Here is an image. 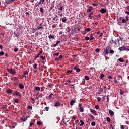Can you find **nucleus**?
Returning <instances> with one entry per match:
<instances>
[{
  "label": "nucleus",
  "mask_w": 129,
  "mask_h": 129,
  "mask_svg": "<svg viewBox=\"0 0 129 129\" xmlns=\"http://www.w3.org/2000/svg\"><path fill=\"white\" fill-rule=\"evenodd\" d=\"M111 49V47H110V46H107L104 49L103 54H104V57L105 58L107 57V55L109 54V50H110Z\"/></svg>",
  "instance_id": "f257e3e1"
},
{
  "label": "nucleus",
  "mask_w": 129,
  "mask_h": 129,
  "mask_svg": "<svg viewBox=\"0 0 129 129\" xmlns=\"http://www.w3.org/2000/svg\"><path fill=\"white\" fill-rule=\"evenodd\" d=\"M90 111L92 113V114H93V115H98V114H97V112H96V111L94 109H90Z\"/></svg>",
  "instance_id": "f03ea898"
},
{
  "label": "nucleus",
  "mask_w": 129,
  "mask_h": 129,
  "mask_svg": "<svg viewBox=\"0 0 129 129\" xmlns=\"http://www.w3.org/2000/svg\"><path fill=\"white\" fill-rule=\"evenodd\" d=\"M7 70L8 72H9V73H10L11 74H16V73H17L15 70L8 69Z\"/></svg>",
  "instance_id": "7ed1b4c3"
},
{
  "label": "nucleus",
  "mask_w": 129,
  "mask_h": 129,
  "mask_svg": "<svg viewBox=\"0 0 129 129\" xmlns=\"http://www.w3.org/2000/svg\"><path fill=\"white\" fill-rule=\"evenodd\" d=\"M100 12L101 13V14H105V13H106V9L104 8H101L100 10Z\"/></svg>",
  "instance_id": "20e7f679"
},
{
  "label": "nucleus",
  "mask_w": 129,
  "mask_h": 129,
  "mask_svg": "<svg viewBox=\"0 0 129 129\" xmlns=\"http://www.w3.org/2000/svg\"><path fill=\"white\" fill-rule=\"evenodd\" d=\"M118 50L119 51H126V47L124 46H122L121 47L118 48Z\"/></svg>",
  "instance_id": "39448f33"
},
{
  "label": "nucleus",
  "mask_w": 129,
  "mask_h": 129,
  "mask_svg": "<svg viewBox=\"0 0 129 129\" xmlns=\"http://www.w3.org/2000/svg\"><path fill=\"white\" fill-rule=\"evenodd\" d=\"M13 90H12L11 89H8L6 90V92H7V94H11V93H12V92H13Z\"/></svg>",
  "instance_id": "423d86ee"
},
{
  "label": "nucleus",
  "mask_w": 129,
  "mask_h": 129,
  "mask_svg": "<svg viewBox=\"0 0 129 129\" xmlns=\"http://www.w3.org/2000/svg\"><path fill=\"white\" fill-rule=\"evenodd\" d=\"M93 9V8L92 7V6H90L89 8L87 10V12L90 13V12L92 11Z\"/></svg>",
  "instance_id": "0eeeda50"
},
{
  "label": "nucleus",
  "mask_w": 129,
  "mask_h": 129,
  "mask_svg": "<svg viewBox=\"0 0 129 129\" xmlns=\"http://www.w3.org/2000/svg\"><path fill=\"white\" fill-rule=\"evenodd\" d=\"M28 116H26L25 118H23V117H20V119L21 120V121H23V122H25V121H26V120H27V119H28Z\"/></svg>",
  "instance_id": "6e6552de"
},
{
  "label": "nucleus",
  "mask_w": 129,
  "mask_h": 129,
  "mask_svg": "<svg viewBox=\"0 0 129 129\" xmlns=\"http://www.w3.org/2000/svg\"><path fill=\"white\" fill-rule=\"evenodd\" d=\"M60 106H61V103H60V102L59 101L55 102V103L54 104V106L55 107H57V106L59 107Z\"/></svg>",
  "instance_id": "1a4fd4ad"
},
{
  "label": "nucleus",
  "mask_w": 129,
  "mask_h": 129,
  "mask_svg": "<svg viewBox=\"0 0 129 129\" xmlns=\"http://www.w3.org/2000/svg\"><path fill=\"white\" fill-rule=\"evenodd\" d=\"M89 116L90 117V119H89V120H91L92 121V120H94V116L91 114H89Z\"/></svg>",
  "instance_id": "9d476101"
},
{
  "label": "nucleus",
  "mask_w": 129,
  "mask_h": 129,
  "mask_svg": "<svg viewBox=\"0 0 129 129\" xmlns=\"http://www.w3.org/2000/svg\"><path fill=\"white\" fill-rule=\"evenodd\" d=\"M39 5H43L44 4V5L45 4V3H46V2H45V0H40L39 2H38Z\"/></svg>",
  "instance_id": "9b49d317"
},
{
  "label": "nucleus",
  "mask_w": 129,
  "mask_h": 129,
  "mask_svg": "<svg viewBox=\"0 0 129 129\" xmlns=\"http://www.w3.org/2000/svg\"><path fill=\"white\" fill-rule=\"evenodd\" d=\"M19 87L20 89H24L25 88V86H24L23 84L20 83L19 85Z\"/></svg>",
  "instance_id": "f8f14e48"
},
{
  "label": "nucleus",
  "mask_w": 129,
  "mask_h": 129,
  "mask_svg": "<svg viewBox=\"0 0 129 129\" xmlns=\"http://www.w3.org/2000/svg\"><path fill=\"white\" fill-rule=\"evenodd\" d=\"M92 16H93V12H91L88 15L90 18V20H92Z\"/></svg>",
  "instance_id": "ddd939ff"
},
{
  "label": "nucleus",
  "mask_w": 129,
  "mask_h": 129,
  "mask_svg": "<svg viewBox=\"0 0 129 129\" xmlns=\"http://www.w3.org/2000/svg\"><path fill=\"white\" fill-rule=\"evenodd\" d=\"M119 42L120 40L118 39H117L114 41V43H115L116 45H117V44H118V45H120V43H119Z\"/></svg>",
  "instance_id": "4468645a"
},
{
  "label": "nucleus",
  "mask_w": 129,
  "mask_h": 129,
  "mask_svg": "<svg viewBox=\"0 0 129 129\" xmlns=\"http://www.w3.org/2000/svg\"><path fill=\"white\" fill-rule=\"evenodd\" d=\"M12 81H18V77H14L13 78H11Z\"/></svg>",
  "instance_id": "2eb2a0df"
},
{
  "label": "nucleus",
  "mask_w": 129,
  "mask_h": 129,
  "mask_svg": "<svg viewBox=\"0 0 129 129\" xmlns=\"http://www.w3.org/2000/svg\"><path fill=\"white\" fill-rule=\"evenodd\" d=\"M14 35L15 37H16V38H19L20 37V34L19 33L14 32Z\"/></svg>",
  "instance_id": "dca6fc26"
},
{
  "label": "nucleus",
  "mask_w": 129,
  "mask_h": 129,
  "mask_svg": "<svg viewBox=\"0 0 129 129\" xmlns=\"http://www.w3.org/2000/svg\"><path fill=\"white\" fill-rule=\"evenodd\" d=\"M109 113L110 115L112 116V115H114V113L113 112V111L111 110H109Z\"/></svg>",
  "instance_id": "f3484780"
},
{
  "label": "nucleus",
  "mask_w": 129,
  "mask_h": 129,
  "mask_svg": "<svg viewBox=\"0 0 129 129\" xmlns=\"http://www.w3.org/2000/svg\"><path fill=\"white\" fill-rule=\"evenodd\" d=\"M15 95H16L17 96H20L21 95V94H20V93L17 91H16L15 92H14Z\"/></svg>",
  "instance_id": "a211bd4d"
},
{
  "label": "nucleus",
  "mask_w": 129,
  "mask_h": 129,
  "mask_svg": "<svg viewBox=\"0 0 129 129\" xmlns=\"http://www.w3.org/2000/svg\"><path fill=\"white\" fill-rule=\"evenodd\" d=\"M84 124V122H83V121H82V120H80V126H82Z\"/></svg>",
  "instance_id": "6ab92c4d"
},
{
  "label": "nucleus",
  "mask_w": 129,
  "mask_h": 129,
  "mask_svg": "<svg viewBox=\"0 0 129 129\" xmlns=\"http://www.w3.org/2000/svg\"><path fill=\"white\" fill-rule=\"evenodd\" d=\"M110 51L109 52V54H111L112 55H113V54H114V51H113V50L110 49H109Z\"/></svg>",
  "instance_id": "aec40b11"
},
{
  "label": "nucleus",
  "mask_w": 129,
  "mask_h": 129,
  "mask_svg": "<svg viewBox=\"0 0 129 129\" xmlns=\"http://www.w3.org/2000/svg\"><path fill=\"white\" fill-rule=\"evenodd\" d=\"M75 101L73 100H71L70 104V105H73V104H74V103H75Z\"/></svg>",
  "instance_id": "412c9836"
},
{
  "label": "nucleus",
  "mask_w": 129,
  "mask_h": 129,
  "mask_svg": "<svg viewBox=\"0 0 129 129\" xmlns=\"http://www.w3.org/2000/svg\"><path fill=\"white\" fill-rule=\"evenodd\" d=\"M79 110L80 112H83L84 111V108H83V107H80L79 108Z\"/></svg>",
  "instance_id": "4be33fe9"
},
{
  "label": "nucleus",
  "mask_w": 129,
  "mask_h": 129,
  "mask_svg": "<svg viewBox=\"0 0 129 129\" xmlns=\"http://www.w3.org/2000/svg\"><path fill=\"white\" fill-rule=\"evenodd\" d=\"M57 13L58 16H59V17H63V14L61 13V11H58Z\"/></svg>",
  "instance_id": "5701e85b"
},
{
  "label": "nucleus",
  "mask_w": 129,
  "mask_h": 129,
  "mask_svg": "<svg viewBox=\"0 0 129 129\" xmlns=\"http://www.w3.org/2000/svg\"><path fill=\"white\" fill-rule=\"evenodd\" d=\"M118 61L119 62H121V63H123V62H124V60H123V58H119Z\"/></svg>",
  "instance_id": "b1692460"
},
{
  "label": "nucleus",
  "mask_w": 129,
  "mask_h": 129,
  "mask_svg": "<svg viewBox=\"0 0 129 129\" xmlns=\"http://www.w3.org/2000/svg\"><path fill=\"white\" fill-rule=\"evenodd\" d=\"M67 21V19H66V17H63L62 19V23H65Z\"/></svg>",
  "instance_id": "393cba45"
},
{
  "label": "nucleus",
  "mask_w": 129,
  "mask_h": 129,
  "mask_svg": "<svg viewBox=\"0 0 129 129\" xmlns=\"http://www.w3.org/2000/svg\"><path fill=\"white\" fill-rule=\"evenodd\" d=\"M15 1L16 0H9L6 2V3H7V4L8 5V4H11V3H13V2H15Z\"/></svg>",
  "instance_id": "a878e982"
},
{
  "label": "nucleus",
  "mask_w": 129,
  "mask_h": 129,
  "mask_svg": "<svg viewBox=\"0 0 129 129\" xmlns=\"http://www.w3.org/2000/svg\"><path fill=\"white\" fill-rule=\"evenodd\" d=\"M85 31L88 32H90V31H91V29H90V28H87L85 29Z\"/></svg>",
  "instance_id": "bb28decb"
},
{
  "label": "nucleus",
  "mask_w": 129,
  "mask_h": 129,
  "mask_svg": "<svg viewBox=\"0 0 129 129\" xmlns=\"http://www.w3.org/2000/svg\"><path fill=\"white\" fill-rule=\"evenodd\" d=\"M40 12L41 13V14L44 13V9L42 7L40 8Z\"/></svg>",
  "instance_id": "cd10ccee"
},
{
  "label": "nucleus",
  "mask_w": 129,
  "mask_h": 129,
  "mask_svg": "<svg viewBox=\"0 0 129 129\" xmlns=\"http://www.w3.org/2000/svg\"><path fill=\"white\" fill-rule=\"evenodd\" d=\"M33 68H34V69H37V67H38V65L37 64V63H34L33 66Z\"/></svg>",
  "instance_id": "c85d7f7f"
},
{
  "label": "nucleus",
  "mask_w": 129,
  "mask_h": 129,
  "mask_svg": "<svg viewBox=\"0 0 129 129\" xmlns=\"http://www.w3.org/2000/svg\"><path fill=\"white\" fill-rule=\"evenodd\" d=\"M64 7V6H59V10L61 12H62L63 11V8Z\"/></svg>",
  "instance_id": "c756f323"
},
{
  "label": "nucleus",
  "mask_w": 129,
  "mask_h": 129,
  "mask_svg": "<svg viewBox=\"0 0 129 129\" xmlns=\"http://www.w3.org/2000/svg\"><path fill=\"white\" fill-rule=\"evenodd\" d=\"M49 39H54V35H50L48 36Z\"/></svg>",
  "instance_id": "7c9ffc66"
},
{
  "label": "nucleus",
  "mask_w": 129,
  "mask_h": 129,
  "mask_svg": "<svg viewBox=\"0 0 129 129\" xmlns=\"http://www.w3.org/2000/svg\"><path fill=\"white\" fill-rule=\"evenodd\" d=\"M96 124L95 122H94V121H93V122H91V125H92V126H95V125H96Z\"/></svg>",
  "instance_id": "2f4dec72"
},
{
  "label": "nucleus",
  "mask_w": 129,
  "mask_h": 129,
  "mask_svg": "<svg viewBox=\"0 0 129 129\" xmlns=\"http://www.w3.org/2000/svg\"><path fill=\"white\" fill-rule=\"evenodd\" d=\"M38 30H43L44 29V27L43 26H39V27H37Z\"/></svg>",
  "instance_id": "473e14b6"
},
{
  "label": "nucleus",
  "mask_w": 129,
  "mask_h": 129,
  "mask_svg": "<svg viewBox=\"0 0 129 129\" xmlns=\"http://www.w3.org/2000/svg\"><path fill=\"white\" fill-rule=\"evenodd\" d=\"M28 109H30L31 110H32V109H33V107L32 106H28L27 107Z\"/></svg>",
  "instance_id": "72a5a7b5"
},
{
  "label": "nucleus",
  "mask_w": 129,
  "mask_h": 129,
  "mask_svg": "<svg viewBox=\"0 0 129 129\" xmlns=\"http://www.w3.org/2000/svg\"><path fill=\"white\" fill-rule=\"evenodd\" d=\"M59 55H60V53L59 52H57V53H54L53 54V56H59Z\"/></svg>",
  "instance_id": "f704fd0d"
},
{
  "label": "nucleus",
  "mask_w": 129,
  "mask_h": 129,
  "mask_svg": "<svg viewBox=\"0 0 129 129\" xmlns=\"http://www.w3.org/2000/svg\"><path fill=\"white\" fill-rule=\"evenodd\" d=\"M40 58L42 60H45L46 59V57H44V56H40Z\"/></svg>",
  "instance_id": "c9c22d12"
},
{
  "label": "nucleus",
  "mask_w": 129,
  "mask_h": 129,
  "mask_svg": "<svg viewBox=\"0 0 129 129\" xmlns=\"http://www.w3.org/2000/svg\"><path fill=\"white\" fill-rule=\"evenodd\" d=\"M24 75H28L29 73L28 72V71H26L24 72Z\"/></svg>",
  "instance_id": "e433bc0d"
},
{
  "label": "nucleus",
  "mask_w": 129,
  "mask_h": 129,
  "mask_svg": "<svg viewBox=\"0 0 129 129\" xmlns=\"http://www.w3.org/2000/svg\"><path fill=\"white\" fill-rule=\"evenodd\" d=\"M59 43H61V41H57L56 44H54L55 47H56V46H57V45H58Z\"/></svg>",
  "instance_id": "4c0bfd02"
},
{
  "label": "nucleus",
  "mask_w": 129,
  "mask_h": 129,
  "mask_svg": "<svg viewBox=\"0 0 129 129\" xmlns=\"http://www.w3.org/2000/svg\"><path fill=\"white\" fill-rule=\"evenodd\" d=\"M85 39L86 41H88L89 40H90V38L88 36H86V37H85Z\"/></svg>",
  "instance_id": "58836bf2"
},
{
  "label": "nucleus",
  "mask_w": 129,
  "mask_h": 129,
  "mask_svg": "<svg viewBox=\"0 0 129 129\" xmlns=\"http://www.w3.org/2000/svg\"><path fill=\"white\" fill-rule=\"evenodd\" d=\"M30 99H31V100H32V103H33L34 104V103H35L34 102V101H35V99L32 97L30 98Z\"/></svg>",
  "instance_id": "ea45409f"
},
{
  "label": "nucleus",
  "mask_w": 129,
  "mask_h": 129,
  "mask_svg": "<svg viewBox=\"0 0 129 129\" xmlns=\"http://www.w3.org/2000/svg\"><path fill=\"white\" fill-rule=\"evenodd\" d=\"M5 54V52L4 51L0 52V56H3Z\"/></svg>",
  "instance_id": "a19ab883"
},
{
  "label": "nucleus",
  "mask_w": 129,
  "mask_h": 129,
  "mask_svg": "<svg viewBox=\"0 0 129 129\" xmlns=\"http://www.w3.org/2000/svg\"><path fill=\"white\" fill-rule=\"evenodd\" d=\"M34 123H35L34 122H30V127H31V126H32V125H34Z\"/></svg>",
  "instance_id": "79ce46f5"
},
{
  "label": "nucleus",
  "mask_w": 129,
  "mask_h": 129,
  "mask_svg": "<svg viewBox=\"0 0 129 129\" xmlns=\"http://www.w3.org/2000/svg\"><path fill=\"white\" fill-rule=\"evenodd\" d=\"M97 101H101V98H100V97H98L97 98Z\"/></svg>",
  "instance_id": "37998d69"
},
{
  "label": "nucleus",
  "mask_w": 129,
  "mask_h": 129,
  "mask_svg": "<svg viewBox=\"0 0 129 129\" xmlns=\"http://www.w3.org/2000/svg\"><path fill=\"white\" fill-rule=\"evenodd\" d=\"M106 120H107V121H108V122H110V118L107 117Z\"/></svg>",
  "instance_id": "c03bdc74"
},
{
  "label": "nucleus",
  "mask_w": 129,
  "mask_h": 129,
  "mask_svg": "<svg viewBox=\"0 0 129 129\" xmlns=\"http://www.w3.org/2000/svg\"><path fill=\"white\" fill-rule=\"evenodd\" d=\"M85 78L86 80H89V77H88V76H86L85 77Z\"/></svg>",
  "instance_id": "a18cd8bd"
},
{
  "label": "nucleus",
  "mask_w": 129,
  "mask_h": 129,
  "mask_svg": "<svg viewBox=\"0 0 129 129\" xmlns=\"http://www.w3.org/2000/svg\"><path fill=\"white\" fill-rule=\"evenodd\" d=\"M49 98H53V93H51V94L49 95Z\"/></svg>",
  "instance_id": "49530a36"
},
{
  "label": "nucleus",
  "mask_w": 129,
  "mask_h": 129,
  "mask_svg": "<svg viewBox=\"0 0 129 129\" xmlns=\"http://www.w3.org/2000/svg\"><path fill=\"white\" fill-rule=\"evenodd\" d=\"M39 56H40L39 54H38V53H37L36 55H35V59H37V58Z\"/></svg>",
  "instance_id": "de8ad7c7"
},
{
  "label": "nucleus",
  "mask_w": 129,
  "mask_h": 129,
  "mask_svg": "<svg viewBox=\"0 0 129 129\" xmlns=\"http://www.w3.org/2000/svg\"><path fill=\"white\" fill-rule=\"evenodd\" d=\"M95 108H96V109H99V105H97L95 106Z\"/></svg>",
  "instance_id": "09e8293b"
},
{
  "label": "nucleus",
  "mask_w": 129,
  "mask_h": 129,
  "mask_svg": "<svg viewBox=\"0 0 129 129\" xmlns=\"http://www.w3.org/2000/svg\"><path fill=\"white\" fill-rule=\"evenodd\" d=\"M100 51V50H99V48H97L95 50V52H96V53H99Z\"/></svg>",
  "instance_id": "8fccbe9b"
},
{
  "label": "nucleus",
  "mask_w": 129,
  "mask_h": 129,
  "mask_svg": "<svg viewBox=\"0 0 129 129\" xmlns=\"http://www.w3.org/2000/svg\"><path fill=\"white\" fill-rule=\"evenodd\" d=\"M37 124L38 125H41V124H42V123H41V121H38L37 122Z\"/></svg>",
  "instance_id": "3c124183"
},
{
  "label": "nucleus",
  "mask_w": 129,
  "mask_h": 129,
  "mask_svg": "<svg viewBox=\"0 0 129 129\" xmlns=\"http://www.w3.org/2000/svg\"><path fill=\"white\" fill-rule=\"evenodd\" d=\"M35 90H36L37 91L38 90H40V87H36Z\"/></svg>",
  "instance_id": "603ef678"
},
{
  "label": "nucleus",
  "mask_w": 129,
  "mask_h": 129,
  "mask_svg": "<svg viewBox=\"0 0 129 129\" xmlns=\"http://www.w3.org/2000/svg\"><path fill=\"white\" fill-rule=\"evenodd\" d=\"M67 73H69V74H70L71 73H72V70L67 71Z\"/></svg>",
  "instance_id": "864d4df0"
},
{
  "label": "nucleus",
  "mask_w": 129,
  "mask_h": 129,
  "mask_svg": "<svg viewBox=\"0 0 129 129\" xmlns=\"http://www.w3.org/2000/svg\"><path fill=\"white\" fill-rule=\"evenodd\" d=\"M14 102L16 103H19V99H16L14 100Z\"/></svg>",
  "instance_id": "5fc2aeb1"
},
{
  "label": "nucleus",
  "mask_w": 129,
  "mask_h": 129,
  "mask_svg": "<svg viewBox=\"0 0 129 129\" xmlns=\"http://www.w3.org/2000/svg\"><path fill=\"white\" fill-rule=\"evenodd\" d=\"M45 110H46V111H49V107H46L45 108Z\"/></svg>",
  "instance_id": "6e6d98bb"
},
{
  "label": "nucleus",
  "mask_w": 129,
  "mask_h": 129,
  "mask_svg": "<svg viewBox=\"0 0 129 129\" xmlns=\"http://www.w3.org/2000/svg\"><path fill=\"white\" fill-rule=\"evenodd\" d=\"M57 18H59V17H58V16L56 15L55 17H54V18H53L52 19L53 21H55V19H57Z\"/></svg>",
  "instance_id": "4d7b16f0"
},
{
  "label": "nucleus",
  "mask_w": 129,
  "mask_h": 129,
  "mask_svg": "<svg viewBox=\"0 0 129 129\" xmlns=\"http://www.w3.org/2000/svg\"><path fill=\"white\" fill-rule=\"evenodd\" d=\"M76 72L78 73V72H80V69L78 68L76 70Z\"/></svg>",
  "instance_id": "13d9d810"
},
{
  "label": "nucleus",
  "mask_w": 129,
  "mask_h": 129,
  "mask_svg": "<svg viewBox=\"0 0 129 129\" xmlns=\"http://www.w3.org/2000/svg\"><path fill=\"white\" fill-rule=\"evenodd\" d=\"M18 50H19V49H18V48H17V47H15L14 49V51L17 52V51H18Z\"/></svg>",
  "instance_id": "bf43d9fd"
},
{
  "label": "nucleus",
  "mask_w": 129,
  "mask_h": 129,
  "mask_svg": "<svg viewBox=\"0 0 129 129\" xmlns=\"http://www.w3.org/2000/svg\"><path fill=\"white\" fill-rule=\"evenodd\" d=\"M118 39L119 40V41H123V38L120 36Z\"/></svg>",
  "instance_id": "052dcab7"
},
{
  "label": "nucleus",
  "mask_w": 129,
  "mask_h": 129,
  "mask_svg": "<svg viewBox=\"0 0 129 129\" xmlns=\"http://www.w3.org/2000/svg\"><path fill=\"white\" fill-rule=\"evenodd\" d=\"M52 28L53 29H55L56 28V24H54L52 26Z\"/></svg>",
  "instance_id": "680f3d73"
},
{
  "label": "nucleus",
  "mask_w": 129,
  "mask_h": 129,
  "mask_svg": "<svg viewBox=\"0 0 129 129\" xmlns=\"http://www.w3.org/2000/svg\"><path fill=\"white\" fill-rule=\"evenodd\" d=\"M93 6H94V7L97 6H98V4L93 3Z\"/></svg>",
  "instance_id": "e2e57ef3"
},
{
  "label": "nucleus",
  "mask_w": 129,
  "mask_h": 129,
  "mask_svg": "<svg viewBox=\"0 0 129 129\" xmlns=\"http://www.w3.org/2000/svg\"><path fill=\"white\" fill-rule=\"evenodd\" d=\"M113 43H114V41H113V40L110 41V44H111V45H112V44H113Z\"/></svg>",
  "instance_id": "0e129e2a"
},
{
  "label": "nucleus",
  "mask_w": 129,
  "mask_h": 129,
  "mask_svg": "<svg viewBox=\"0 0 129 129\" xmlns=\"http://www.w3.org/2000/svg\"><path fill=\"white\" fill-rule=\"evenodd\" d=\"M121 129H124V126L123 125H121L120 126Z\"/></svg>",
  "instance_id": "69168bd1"
},
{
  "label": "nucleus",
  "mask_w": 129,
  "mask_h": 129,
  "mask_svg": "<svg viewBox=\"0 0 129 129\" xmlns=\"http://www.w3.org/2000/svg\"><path fill=\"white\" fill-rule=\"evenodd\" d=\"M100 77H101V78H103V77H104V75L103 74H102L101 75V76H100Z\"/></svg>",
  "instance_id": "338daca9"
},
{
  "label": "nucleus",
  "mask_w": 129,
  "mask_h": 129,
  "mask_svg": "<svg viewBox=\"0 0 129 129\" xmlns=\"http://www.w3.org/2000/svg\"><path fill=\"white\" fill-rule=\"evenodd\" d=\"M122 23H126V20H125V19H122Z\"/></svg>",
  "instance_id": "774afa93"
}]
</instances>
